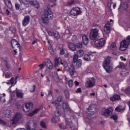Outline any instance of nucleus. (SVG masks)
<instances>
[{
	"mask_svg": "<svg viewBox=\"0 0 130 130\" xmlns=\"http://www.w3.org/2000/svg\"><path fill=\"white\" fill-rule=\"evenodd\" d=\"M61 64H62L63 66L64 69H67L69 67V64L68 63V62L64 61L63 62H61Z\"/></svg>",
	"mask_w": 130,
	"mask_h": 130,
	"instance_id": "obj_40",
	"label": "nucleus"
},
{
	"mask_svg": "<svg viewBox=\"0 0 130 130\" xmlns=\"http://www.w3.org/2000/svg\"><path fill=\"white\" fill-rule=\"evenodd\" d=\"M16 93L17 97H18V98H23V96H24V93H23V92L19 90L18 88L16 89Z\"/></svg>",
	"mask_w": 130,
	"mask_h": 130,
	"instance_id": "obj_24",
	"label": "nucleus"
},
{
	"mask_svg": "<svg viewBox=\"0 0 130 130\" xmlns=\"http://www.w3.org/2000/svg\"><path fill=\"white\" fill-rule=\"evenodd\" d=\"M41 18L43 23H44V24H48L49 22V17H48V16H47L46 15L43 14L41 16Z\"/></svg>",
	"mask_w": 130,
	"mask_h": 130,
	"instance_id": "obj_18",
	"label": "nucleus"
},
{
	"mask_svg": "<svg viewBox=\"0 0 130 130\" xmlns=\"http://www.w3.org/2000/svg\"><path fill=\"white\" fill-rule=\"evenodd\" d=\"M54 36L55 37V38H56V39H59L60 36H59V34H58V32H55L54 34Z\"/></svg>",
	"mask_w": 130,
	"mask_h": 130,
	"instance_id": "obj_47",
	"label": "nucleus"
},
{
	"mask_svg": "<svg viewBox=\"0 0 130 130\" xmlns=\"http://www.w3.org/2000/svg\"><path fill=\"white\" fill-rule=\"evenodd\" d=\"M82 43L84 45H87L88 43H89V39L87 37L86 35H83L82 36Z\"/></svg>",
	"mask_w": 130,
	"mask_h": 130,
	"instance_id": "obj_19",
	"label": "nucleus"
},
{
	"mask_svg": "<svg viewBox=\"0 0 130 130\" xmlns=\"http://www.w3.org/2000/svg\"><path fill=\"white\" fill-rule=\"evenodd\" d=\"M110 48L111 50H116L117 49L116 44L115 43H112L110 45Z\"/></svg>",
	"mask_w": 130,
	"mask_h": 130,
	"instance_id": "obj_30",
	"label": "nucleus"
},
{
	"mask_svg": "<svg viewBox=\"0 0 130 130\" xmlns=\"http://www.w3.org/2000/svg\"><path fill=\"white\" fill-rule=\"evenodd\" d=\"M43 15H45L51 19L53 17V13H52V12L49 8H48L44 11V14Z\"/></svg>",
	"mask_w": 130,
	"mask_h": 130,
	"instance_id": "obj_13",
	"label": "nucleus"
},
{
	"mask_svg": "<svg viewBox=\"0 0 130 130\" xmlns=\"http://www.w3.org/2000/svg\"><path fill=\"white\" fill-rule=\"evenodd\" d=\"M96 112V106L91 104L86 110L87 114L88 115H93Z\"/></svg>",
	"mask_w": 130,
	"mask_h": 130,
	"instance_id": "obj_9",
	"label": "nucleus"
},
{
	"mask_svg": "<svg viewBox=\"0 0 130 130\" xmlns=\"http://www.w3.org/2000/svg\"><path fill=\"white\" fill-rule=\"evenodd\" d=\"M61 107H62L63 110L65 112L70 111V106H69V103L66 101H63L62 102V106Z\"/></svg>",
	"mask_w": 130,
	"mask_h": 130,
	"instance_id": "obj_12",
	"label": "nucleus"
},
{
	"mask_svg": "<svg viewBox=\"0 0 130 130\" xmlns=\"http://www.w3.org/2000/svg\"><path fill=\"white\" fill-rule=\"evenodd\" d=\"M123 108H122V106L119 105L116 108H115V110L116 111H117V112H122V111H123Z\"/></svg>",
	"mask_w": 130,
	"mask_h": 130,
	"instance_id": "obj_29",
	"label": "nucleus"
},
{
	"mask_svg": "<svg viewBox=\"0 0 130 130\" xmlns=\"http://www.w3.org/2000/svg\"><path fill=\"white\" fill-rule=\"evenodd\" d=\"M0 123L1 124H3V125H6V124H7V123L6 122V121H4L1 119H0Z\"/></svg>",
	"mask_w": 130,
	"mask_h": 130,
	"instance_id": "obj_56",
	"label": "nucleus"
},
{
	"mask_svg": "<svg viewBox=\"0 0 130 130\" xmlns=\"http://www.w3.org/2000/svg\"><path fill=\"white\" fill-rule=\"evenodd\" d=\"M125 93H126V94H130V87H129L125 89Z\"/></svg>",
	"mask_w": 130,
	"mask_h": 130,
	"instance_id": "obj_54",
	"label": "nucleus"
},
{
	"mask_svg": "<svg viewBox=\"0 0 130 130\" xmlns=\"http://www.w3.org/2000/svg\"><path fill=\"white\" fill-rule=\"evenodd\" d=\"M6 117H12V111L10 110H6Z\"/></svg>",
	"mask_w": 130,
	"mask_h": 130,
	"instance_id": "obj_34",
	"label": "nucleus"
},
{
	"mask_svg": "<svg viewBox=\"0 0 130 130\" xmlns=\"http://www.w3.org/2000/svg\"><path fill=\"white\" fill-rule=\"evenodd\" d=\"M77 40V36L74 35L71 38V41L72 42H74V41H76Z\"/></svg>",
	"mask_w": 130,
	"mask_h": 130,
	"instance_id": "obj_50",
	"label": "nucleus"
},
{
	"mask_svg": "<svg viewBox=\"0 0 130 130\" xmlns=\"http://www.w3.org/2000/svg\"><path fill=\"white\" fill-rule=\"evenodd\" d=\"M45 63V66L49 69L50 70H52L53 68V64L50 60H48L46 62H44Z\"/></svg>",
	"mask_w": 130,
	"mask_h": 130,
	"instance_id": "obj_15",
	"label": "nucleus"
},
{
	"mask_svg": "<svg viewBox=\"0 0 130 130\" xmlns=\"http://www.w3.org/2000/svg\"><path fill=\"white\" fill-rule=\"evenodd\" d=\"M106 41L104 39H101L94 42V45L96 47H102L105 44Z\"/></svg>",
	"mask_w": 130,
	"mask_h": 130,
	"instance_id": "obj_10",
	"label": "nucleus"
},
{
	"mask_svg": "<svg viewBox=\"0 0 130 130\" xmlns=\"http://www.w3.org/2000/svg\"><path fill=\"white\" fill-rule=\"evenodd\" d=\"M96 84V79L94 77L88 78L86 79L85 83V87L86 88H92L94 87Z\"/></svg>",
	"mask_w": 130,
	"mask_h": 130,
	"instance_id": "obj_5",
	"label": "nucleus"
},
{
	"mask_svg": "<svg viewBox=\"0 0 130 130\" xmlns=\"http://www.w3.org/2000/svg\"><path fill=\"white\" fill-rule=\"evenodd\" d=\"M53 79L56 82H58L59 81L58 76L57 75H56L55 77H53Z\"/></svg>",
	"mask_w": 130,
	"mask_h": 130,
	"instance_id": "obj_57",
	"label": "nucleus"
},
{
	"mask_svg": "<svg viewBox=\"0 0 130 130\" xmlns=\"http://www.w3.org/2000/svg\"><path fill=\"white\" fill-rule=\"evenodd\" d=\"M15 78H14V77L11 78L10 80H9L10 81V84L11 85H13L14 84V80Z\"/></svg>",
	"mask_w": 130,
	"mask_h": 130,
	"instance_id": "obj_61",
	"label": "nucleus"
},
{
	"mask_svg": "<svg viewBox=\"0 0 130 130\" xmlns=\"http://www.w3.org/2000/svg\"><path fill=\"white\" fill-rule=\"evenodd\" d=\"M99 29L98 28H94L91 29L89 34V38L90 40H96L99 37Z\"/></svg>",
	"mask_w": 130,
	"mask_h": 130,
	"instance_id": "obj_3",
	"label": "nucleus"
},
{
	"mask_svg": "<svg viewBox=\"0 0 130 130\" xmlns=\"http://www.w3.org/2000/svg\"><path fill=\"white\" fill-rule=\"evenodd\" d=\"M124 70H125L123 69V70H122V71L120 72V75L122 77H126V76H127V75H128V72H127V70H126L125 68L124 69Z\"/></svg>",
	"mask_w": 130,
	"mask_h": 130,
	"instance_id": "obj_26",
	"label": "nucleus"
},
{
	"mask_svg": "<svg viewBox=\"0 0 130 130\" xmlns=\"http://www.w3.org/2000/svg\"><path fill=\"white\" fill-rule=\"evenodd\" d=\"M39 111H40V109H36L30 113V115H34V114H35L36 113H38Z\"/></svg>",
	"mask_w": 130,
	"mask_h": 130,
	"instance_id": "obj_39",
	"label": "nucleus"
},
{
	"mask_svg": "<svg viewBox=\"0 0 130 130\" xmlns=\"http://www.w3.org/2000/svg\"><path fill=\"white\" fill-rule=\"evenodd\" d=\"M76 93H82V89L81 88H78L76 90Z\"/></svg>",
	"mask_w": 130,
	"mask_h": 130,
	"instance_id": "obj_63",
	"label": "nucleus"
},
{
	"mask_svg": "<svg viewBox=\"0 0 130 130\" xmlns=\"http://www.w3.org/2000/svg\"><path fill=\"white\" fill-rule=\"evenodd\" d=\"M84 59H85L86 61H89V60H91V58H90V55L86 54L84 56Z\"/></svg>",
	"mask_w": 130,
	"mask_h": 130,
	"instance_id": "obj_38",
	"label": "nucleus"
},
{
	"mask_svg": "<svg viewBox=\"0 0 130 130\" xmlns=\"http://www.w3.org/2000/svg\"><path fill=\"white\" fill-rule=\"evenodd\" d=\"M120 26L123 27L126 31H128L130 29V25L129 23H124L123 22H121L119 23Z\"/></svg>",
	"mask_w": 130,
	"mask_h": 130,
	"instance_id": "obj_20",
	"label": "nucleus"
},
{
	"mask_svg": "<svg viewBox=\"0 0 130 130\" xmlns=\"http://www.w3.org/2000/svg\"><path fill=\"white\" fill-rule=\"evenodd\" d=\"M76 50L77 48L81 49L83 48V44L82 43H78L75 45Z\"/></svg>",
	"mask_w": 130,
	"mask_h": 130,
	"instance_id": "obj_35",
	"label": "nucleus"
},
{
	"mask_svg": "<svg viewBox=\"0 0 130 130\" xmlns=\"http://www.w3.org/2000/svg\"><path fill=\"white\" fill-rule=\"evenodd\" d=\"M111 60H112V57L111 56H108L105 57V60L104 61L103 67L107 73H110L112 70V68L110 67Z\"/></svg>",
	"mask_w": 130,
	"mask_h": 130,
	"instance_id": "obj_1",
	"label": "nucleus"
},
{
	"mask_svg": "<svg viewBox=\"0 0 130 130\" xmlns=\"http://www.w3.org/2000/svg\"><path fill=\"white\" fill-rule=\"evenodd\" d=\"M45 66V64L44 63V62L42 63V64H41L39 66L40 67L39 70L40 71L42 70V69H44V67Z\"/></svg>",
	"mask_w": 130,
	"mask_h": 130,
	"instance_id": "obj_49",
	"label": "nucleus"
},
{
	"mask_svg": "<svg viewBox=\"0 0 130 130\" xmlns=\"http://www.w3.org/2000/svg\"><path fill=\"white\" fill-rule=\"evenodd\" d=\"M37 2H35L34 1H29V3L30 5H32V6H34L35 4L37 3Z\"/></svg>",
	"mask_w": 130,
	"mask_h": 130,
	"instance_id": "obj_59",
	"label": "nucleus"
},
{
	"mask_svg": "<svg viewBox=\"0 0 130 130\" xmlns=\"http://www.w3.org/2000/svg\"><path fill=\"white\" fill-rule=\"evenodd\" d=\"M55 116L56 117H58V116H60V113L59 112V111L57 110L54 113Z\"/></svg>",
	"mask_w": 130,
	"mask_h": 130,
	"instance_id": "obj_48",
	"label": "nucleus"
},
{
	"mask_svg": "<svg viewBox=\"0 0 130 130\" xmlns=\"http://www.w3.org/2000/svg\"><path fill=\"white\" fill-rule=\"evenodd\" d=\"M16 10H20V5L18 4H15Z\"/></svg>",
	"mask_w": 130,
	"mask_h": 130,
	"instance_id": "obj_60",
	"label": "nucleus"
},
{
	"mask_svg": "<svg viewBox=\"0 0 130 130\" xmlns=\"http://www.w3.org/2000/svg\"><path fill=\"white\" fill-rule=\"evenodd\" d=\"M77 55L79 57H81V56H83L84 55V50H79L77 52Z\"/></svg>",
	"mask_w": 130,
	"mask_h": 130,
	"instance_id": "obj_33",
	"label": "nucleus"
},
{
	"mask_svg": "<svg viewBox=\"0 0 130 130\" xmlns=\"http://www.w3.org/2000/svg\"><path fill=\"white\" fill-rule=\"evenodd\" d=\"M31 124L30 122L27 123L25 125V128L26 130H36V124L34 123L33 128H31Z\"/></svg>",
	"mask_w": 130,
	"mask_h": 130,
	"instance_id": "obj_17",
	"label": "nucleus"
},
{
	"mask_svg": "<svg viewBox=\"0 0 130 130\" xmlns=\"http://www.w3.org/2000/svg\"><path fill=\"white\" fill-rule=\"evenodd\" d=\"M78 58H79V56H78V54L74 55L73 57V62L74 63H76L77 62V61H78Z\"/></svg>",
	"mask_w": 130,
	"mask_h": 130,
	"instance_id": "obj_37",
	"label": "nucleus"
},
{
	"mask_svg": "<svg viewBox=\"0 0 130 130\" xmlns=\"http://www.w3.org/2000/svg\"><path fill=\"white\" fill-rule=\"evenodd\" d=\"M68 47L69 49H71V50H72V51H76V45L73 43H68Z\"/></svg>",
	"mask_w": 130,
	"mask_h": 130,
	"instance_id": "obj_22",
	"label": "nucleus"
},
{
	"mask_svg": "<svg viewBox=\"0 0 130 130\" xmlns=\"http://www.w3.org/2000/svg\"><path fill=\"white\" fill-rule=\"evenodd\" d=\"M81 14H82V12L79 7L73 8L69 13V16H71L73 18H77L78 15H81Z\"/></svg>",
	"mask_w": 130,
	"mask_h": 130,
	"instance_id": "obj_4",
	"label": "nucleus"
},
{
	"mask_svg": "<svg viewBox=\"0 0 130 130\" xmlns=\"http://www.w3.org/2000/svg\"><path fill=\"white\" fill-rule=\"evenodd\" d=\"M111 118L114 119V120H117V118H118V117L116 114H113L111 116Z\"/></svg>",
	"mask_w": 130,
	"mask_h": 130,
	"instance_id": "obj_45",
	"label": "nucleus"
},
{
	"mask_svg": "<svg viewBox=\"0 0 130 130\" xmlns=\"http://www.w3.org/2000/svg\"><path fill=\"white\" fill-rule=\"evenodd\" d=\"M22 109L24 112H29L30 110L33 109V103L30 102L25 104L22 107Z\"/></svg>",
	"mask_w": 130,
	"mask_h": 130,
	"instance_id": "obj_8",
	"label": "nucleus"
},
{
	"mask_svg": "<svg viewBox=\"0 0 130 130\" xmlns=\"http://www.w3.org/2000/svg\"><path fill=\"white\" fill-rule=\"evenodd\" d=\"M5 97H6V94L3 93L2 94H0V101L1 102H6V99H5Z\"/></svg>",
	"mask_w": 130,
	"mask_h": 130,
	"instance_id": "obj_32",
	"label": "nucleus"
},
{
	"mask_svg": "<svg viewBox=\"0 0 130 130\" xmlns=\"http://www.w3.org/2000/svg\"><path fill=\"white\" fill-rule=\"evenodd\" d=\"M60 62H61V58L60 57L56 58L54 60V67H57Z\"/></svg>",
	"mask_w": 130,
	"mask_h": 130,
	"instance_id": "obj_25",
	"label": "nucleus"
},
{
	"mask_svg": "<svg viewBox=\"0 0 130 130\" xmlns=\"http://www.w3.org/2000/svg\"><path fill=\"white\" fill-rule=\"evenodd\" d=\"M68 85L70 87H73V83L72 80H70L68 81Z\"/></svg>",
	"mask_w": 130,
	"mask_h": 130,
	"instance_id": "obj_51",
	"label": "nucleus"
},
{
	"mask_svg": "<svg viewBox=\"0 0 130 130\" xmlns=\"http://www.w3.org/2000/svg\"><path fill=\"white\" fill-rule=\"evenodd\" d=\"M75 67H74V65L71 64L69 68V73L71 76H74L75 74Z\"/></svg>",
	"mask_w": 130,
	"mask_h": 130,
	"instance_id": "obj_21",
	"label": "nucleus"
},
{
	"mask_svg": "<svg viewBox=\"0 0 130 130\" xmlns=\"http://www.w3.org/2000/svg\"><path fill=\"white\" fill-rule=\"evenodd\" d=\"M23 115L21 113H16L14 117V118L11 120V124H16L18 121H20L22 119Z\"/></svg>",
	"mask_w": 130,
	"mask_h": 130,
	"instance_id": "obj_7",
	"label": "nucleus"
},
{
	"mask_svg": "<svg viewBox=\"0 0 130 130\" xmlns=\"http://www.w3.org/2000/svg\"><path fill=\"white\" fill-rule=\"evenodd\" d=\"M9 3H11V0H4V3L6 6H7V4H8Z\"/></svg>",
	"mask_w": 130,
	"mask_h": 130,
	"instance_id": "obj_64",
	"label": "nucleus"
},
{
	"mask_svg": "<svg viewBox=\"0 0 130 130\" xmlns=\"http://www.w3.org/2000/svg\"><path fill=\"white\" fill-rule=\"evenodd\" d=\"M128 6L127 5V2H124L123 4L122 5V9L124 11L127 12L128 10Z\"/></svg>",
	"mask_w": 130,
	"mask_h": 130,
	"instance_id": "obj_27",
	"label": "nucleus"
},
{
	"mask_svg": "<svg viewBox=\"0 0 130 130\" xmlns=\"http://www.w3.org/2000/svg\"><path fill=\"white\" fill-rule=\"evenodd\" d=\"M126 48H130V36L127 37L126 39L123 40L120 44V50L124 51Z\"/></svg>",
	"mask_w": 130,
	"mask_h": 130,
	"instance_id": "obj_2",
	"label": "nucleus"
},
{
	"mask_svg": "<svg viewBox=\"0 0 130 130\" xmlns=\"http://www.w3.org/2000/svg\"><path fill=\"white\" fill-rule=\"evenodd\" d=\"M11 43L12 45V48H16L17 47L19 49H21V47H20V44L15 39H12L11 41Z\"/></svg>",
	"mask_w": 130,
	"mask_h": 130,
	"instance_id": "obj_11",
	"label": "nucleus"
},
{
	"mask_svg": "<svg viewBox=\"0 0 130 130\" xmlns=\"http://www.w3.org/2000/svg\"><path fill=\"white\" fill-rule=\"evenodd\" d=\"M12 77V73L11 72H7L5 73V78L7 79H9Z\"/></svg>",
	"mask_w": 130,
	"mask_h": 130,
	"instance_id": "obj_41",
	"label": "nucleus"
},
{
	"mask_svg": "<svg viewBox=\"0 0 130 130\" xmlns=\"http://www.w3.org/2000/svg\"><path fill=\"white\" fill-rule=\"evenodd\" d=\"M117 68H118V69H122L124 71L125 70V66L122 62L119 63V64L117 66Z\"/></svg>",
	"mask_w": 130,
	"mask_h": 130,
	"instance_id": "obj_28",
	"label": "nucleus"
},
{
	"mask_svg": "<svg viewBox=\"0 0 130 130\" xmlns=\"http://www.w3.org/2000/svg\"><path fill=\"white\" fill-rule=\"evenodd\" d=\"M34 7L36 8V9H39L40 6H39V3L38 2H36L35 5H34Z\"/></svg>",
	"mask_w": 130,
	"mask_h": 130,
	"instance_id": "obj_55",
	"label": "nucleus"
},
{
	"mask_svg": "<svg viewBox=\"0 0 130 130\" xmlns=\"http://www.w3.org/2000/svg\"><path fill=\"white\" fill-rule=\"evenodd\" d=\"M62 101V96H61V95H59L57 98L58 102H61Z\"/></svg>",
	"mask_w": 130,
	"mask_h": 130,
	"instance_id": "obj_53",
	"label": "nucleus"
},
{
	"mask_svg": "<svg viewBox=\"0 0 130 130\" xmlns=\"http://www.w3.org/2000/svg\"><path fill=\"white\" fill-rule=\"evenodd\" d=\"M6 6L7 7V8H8V9H10V10H12V9H13V5H12L11 2L7 3Z\"/></svg>",
	"mask_w": 130,
	"mask_h": 130,
	"instance_id": "obj_46",
	"label": "nucleus"
},
{
	"mask_svg": "<svg viewBox=\"0 0 130 130\" xmlns=\"http://www.w3.org/2000/svg\"><path fill=\"white\" fill-rule=\"evenodd\" d=\"M117 100H120V96L118 94H115L112 98H110L111 101H116Z\"/></svg>",
	"mask_w": 130,
	"mask_h": 130,
	"instance_id": "obj_23",
	"label": "nucleus"
},
{
	"mask_svg": "<svg viewBox=\"0 0 130 130\" xmlns=\"http://www.w3.org/2000/svg\"><path fill=\"white\" fill-rule=\"evenodd\" d=\"M49 51L51 54H53L54 53V51H53V49L52 48H50Z\"/></svg>",
	"mask_w": 130,
	"mask_h": 130,
	"instance_id": "obj_62",
	"label": "nucleus"
},
{
	"mask_svg": "<svg viewBox=\"0 0 130 130\" xmlns=\"http://www.w3.org/2000/svg\"><path fill=\"white\" fill-rule=\"evenodd\" d=\"M40 125L43 127V128H46V124L44 121H41Z\"/></svg>",
	"mask_w": 130,
	"mask_h": 130,
	"instance_id": "obj_42",
	"label": "nucleus"
},
{
	"mask_svg": "<svg viewBox=\"0 0 130 130\" xmlns=\"http://www.w3.org/2000/svg\"><path fill=\"white\" fill-rule=\"evenodd\" d=\"M68 5L69 7H72V6H74L75 5V0H71V1L68 3Z\"/></svg>",
	"mask_w": 130,
	"mask_h": 130,
	"instance_id": "obj_43",
	"label": "nucleus"
},
{
	"mask_svg": "<svg viewBox=\"0 0 130 130\" xmlns=\"http://www.w3.org/2000/svg\"><path fill=\"white\" fill-rule=\"evenodd\" d=\"M76 66L80 68V67H82V60L81 59H78L77 61H76Z\"/></svg>",
	"mask_w": 130,
	"mask_h": 130,
	"instance_id": "obj_36",
	"label": "nucleus"
},
{
	"mask_svg": "<svg viewBox=\"0 0 130 130\" xmlns=\"http://www.w3.org/2000/svg\"><path fill=\"white\" fill-rule=\"evenodd\" d=\"M30 22V17L29 16H26L24 17L23 20L22 21V25L23 26H27Z\"/></svg>",
	"mask_w": 130,
	"mask_h": 130,
	"instance_id": "obj_16",
	"label": "nucleus"
},
{
	"mask_svg": "<svg viewBox=\"0 0 130 130\" xmlns=\"http://www.w3.org/2000/svg\"><path fill=\"white\" fill-rule=\"evenodd\" d=\"M52 104L54 105V106H55L57 109H60L61 108V106L59 104L56 103L55 102H53L51 103Z\"/></svg>",
	"mask_w": 130,
	"mask_h": 130,
	"instance_id": "obj_31",
	"label": "nucleus"
},
{
	"mask_svg": "<svg viewBox=\"0 0 130 130\" xmlns=\"http://www.w3.org/2000/svg\"><path fill=\"white\" fill-rule=\"evenodd\" d=\"M54 31H51V30H49L48 31V34L50 36H53L54 35Z\"/></svg>",
	"mask_w": 130,
	"mask_h": 130,
	"instance_id": "obj_52",
	"label": "nucleus"
},
{
	"mask_svg": "<svg viewBox=\"0 0 130 130\" xmlns=\"http://www.w3.org/2000/svg\"><path fill=\"white\" fill-rule=\"evenodd\" d=\"M111 113H112V109L111 108L102 111V115H104L105 116H108Z\"/></svg>",
	"mask_w": 130,
	"mask_h": 130,
	"instance_id": "obj_14",
	"label": "nucleus"
},
{
	"mask_svg": "<svg viewBox=\"0 0 130 130\" xmlns=\"http://www.w3.org/2000/svg\"><path fill=\"white\" fill-rule=\"evenodd\" d=\"M110 27L111 25L109 23H106L104 26L103 33L104 34V37H105V38H107V37H109V33H110V31L111 30Z\"/></svg>",
	"mask_w": 130,
	"mask_h": 130,
	"instance_id": "obj_6",
	"label": "nucleus"
},
{
	"mask_svg": "<svg viewBox=\"0 0 130 130\" xmlns=\"http://www.w3.org/2000/svg\"><path fill=\"white\" fill-rule=\"evenodd\" d=\"M60 53L62 55H63V54H64V50L62 48L60 49Z\"/></svg>",
	"mask_w": 130,
	"mask_h": 130,
	"instance_id": "obj_58",
	"label": "nucleus"
},
{
	"mask_svg": "<svg viewBox=\"0 0 130 130\" xmlns=\"http://www.w3.org/2000/svg\"><path fill=\"white\" fill-rule=\"evenodd\" d=\"M64 93L66 99H69V98H70V92H69V91L65 90Z\"/></svg>",
	"mask_w": 130,
	"mask_h": 130,
	"instance_id": "obj_44",
	"label": "nucleus"
}]
</instances>
